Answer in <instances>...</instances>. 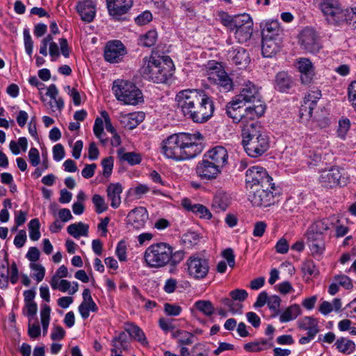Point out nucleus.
I'll list each match as a JSON object with an SVG mask.
<instances>
[{
	"mask_svg": "<svg viewBox=\"0 0 356 356\" xmlns=\"http://www.w3.org/2000/svg\"><path fill=\"white\" fill-rule=\"evenodd\" d=\"M301 313V309L297 304L287 307L280 316L281 323H286L296 318Z\"/></svg>",
	"mask_w": 356,
	"mask_h": 356,
	"instance_id": "473e14b6",
	"label": "nucleus"
},
{
	"mask_svg": "<svg viewBox=\"0 0 356 356\" xmlns=\"http://www.w3.org/2000/svg\"><path fill=\"white\" fill-rule=\"evenodd\" d=\"M282 41L262 38L261 51L264 57L271 58L280 49Z\"/></svg>",
	"mask_w": 356,
	"mask_h": 356,
	"instance_id": "c756f323",
	"label": "nucleus"
},
{
	"mask_svg": "<svg viewBox=\"0 0 356 356\" xmlns=\"http://www.w3.org/2000/svg\"><path fill=\"white\" fill-rule=\"evenodd\" d=\"M92 200L96 208V212L97 213H102L108 209V207L105 203L104 199L101 195L95 194Z\"/></svg>",
	"mask_w": 356,
	"mask_h": 356,
	"instance_id": "49530a36",
	"label": "nucleus"
},
{
	"mask_svg": "<svg viewBox=\"0 0 356 356\" xmlns=\"http://www.w3.org/2000/svg\"><path fill=\"white\" fill-rule=\"evenodd\" d=\"M122 191V186L120 184H111L107 187V195L111 201V206L113 208H118L120 203V194Z\"/></svg>",
	"mask_w": 356,
	"mask_h": 356,
	"instance_id": "7c9ffc66",
	"label": "nucleus"
},
{
	"mask_svg": "<svg viewBox=\"0 0 356 356\" xmlns=\"http://www.w3.org/2000/svg\"><path fill=\"white\" fill-rule=\"evenodd\" d=\"M130 336L129 332H121L118 337L113 340V348L119 350H127L129 346L128 339Z\"/></svg>",
	"mask_w": 356,
	"mask_h": 356,
	"instance_id": "e433bc0d",
	"label": "nucleus"
},
{
	"mask_svg": "<svg viewBox=\"0 0 356 356\" xmlns=\"http://www.w3.org/2000/svg\"><path fill=\"white\" fill-rule=\"evenodd\" d=\"M133 114L131 113H123L120 114V123L125 127L129 130H132L134 129V124L132 123Z\"/></svg>",
	"mask_w": 356,
	"mask_h": 356,
	"instance_id": "4d7b16f0",
	"label": "nucleus"
},
{
	"mask_svg": "<svg viewBox=\"0 0 356 356\" xmlns=\"http://www.w3.org/2000/svg\"><path fill=\"white\" fill-rule=\"evenodd\" d=\"M320 182L326 188H332L336 186H343L346 184L347 179L342 176L338 168H332L329 170L323 171L320 176Z\"/></svg>",
	"mask_w": 356,
	"mask_h": 356,
	"instance_id": "2eb2a0df",
	"label": "nucleus"
},
{
	"mask_svg": "<svg viewBox=\"0 0 356 356\" xmlns=\"http://www.w3.org/2000/svg\"><path fill=\"white\" fill-rule=\"evenodd\" d=\"M135 340L138 341L143 346L147 347L149 342L144 332L137 325H135Z\"/></svg>",
	"mask_w": 356,
	"mask_h": 356,
	"instance_id": "052dcab7",
	"label": "nucleus"
},
{
	"mask_svg": "<svg viewBox=\"0 0 356 356\" xmlns=\"http://www.w3.org/2000/svg\"><path fill=\"white\" fill-rule=\"evenodd\" d=\"M296 86L293 77L286 71L276 74L274 79V88L280 92H289Z\"/></svg>",
	"mask_w": 356,
	"mask_h": 356,
	"instance_id": "a211bd4d",
	"label": "nucleus"
},
{
	"mask_svg": "<svg viewBox=\"0 0 356 356\" xmlns=\"http://www.w3.org/2000/svg\"><path fill=\"white\" fill-rule=\"evenodd\" d=\"M89 226L82 222L73 223L67 227V232L75 238L81 236H87L88 234Z\"/></svg>",
	"mask_w": 356,
	"mask_h": 356,
	"instance_id": "2f4dec72",
	"label": "nucleus"
},
{
	"mask_svg": "<svg viewBox=\"0 0 356 356\" xmlns=\"http://www.w3.org/2000/svg\"><path fill=\"white\" fill-rule=\"evenodd\" d=\"M207 75L210 83L216 84L220 91L227 92L233 89V81L221 65L209 68Z\"/></svg>",
	"mask_w": 356,
	"mask_h": 356,
	"instance_id": "9b49d317",
	"label": "nucleus"
},
{
	"mask_svg": "<svg viewBox=\"0 0 356 356\" xmlns=\"http://www.w3.org/2000/svg\"><path fill=\"white\" fill-rule=\"evenodd\" d=\"M30 268L35 272L33 277L35 278L38 282H41L44 279L45 269L41 264L31 263L30 264Z\"/></svg>",
	"mask_w": 356,
	"mask_h": 356,
	"instance_id": "8fccbe9b",
	"label": "nucleus"
},
{
	"mask_svg": "<svg viewBox=\"0 0 356 356\" xmlns=\"http://www.w3.org/2000/svg\"><path fill=\"white\" fill-rule=\"evenodd\" d=\"M242 144L248 156L257 158L269 148V138L261 131L258 122H252L242 128Z\"/></svg>",
	"mask_w": 356,
	"mask_h": 356,
	"instance_id": "20e7f679",
	"label": "nucleus"
},
{
	"mask_svg": "<svg viewBox=\"0 0 356 356\" xmlns=\"http://www.w3.org/2000/svg\"><path fill=\"white\" fill-rule=\"evenodd\" d=\"M241 102L236 101L234 97L233 100L226 106V113L227 115L233 120L235 123L241 122L243 124V106H241Z\"/></svg>",
	"mask_w": 356,
	"mask_h": 356,
	"instance_id": "c85d7f7f",
	"label": "nucleus"
},
{
	"mask_svg": "<svg viewBox=\"0 0 356 356\" xmlns=\"http://www.w3.org/2000/svg\"><path fill=\"white\" fill-rule=\"evenodd\" d=\"M265 110L266 106L262 103H253L252 106L243 109L242 128L245 124H251L252 122H257L256 120L264 113Z\"/></svg>",
	"mask_w": 356,
	"mask_h": 356,
	"instance_id": "4be33fe9",
	"label": "nucleus"
},
{
	"mask_svg": "<svg viewBox=\"0 0 356 356\" xmlns=\"http://www.w3.org/2000/svg\"><path fill=\"white\" fill-rule=\"evenodd\" d=\"M118 100L124 104H134V83L124 80H116L112 88Z\"/></svg>",
	"mask_w": 356,
	"mask_h": 356,
	"instance_id": "ddd939ff",
	"label": "nucleus"
},
{
	"mask_svg": "<svg viewBox=\"0 0 356 356\" xmlns=\"http://www.w3.org/2000/svg\"><path fill=\"white\" fill-rule=\"evenodd\" d=\"M253 22L248 14L243 13L234 16L232 32L238 42L243 43L249 40L252 34Z\"/></svg>",
	"mask_w": 356,
	"mask_h": 356,
	"instance_id": "0eeeda50",
	"label": "nucleus"
},
{
	"mask_svg": "<svg viewBox=\"0 0 356 356\" xmlns=\"http://www.w3.org/2000/svg\"><path fill=\"white\" fill-rule=\"evenodd\" d=\"M272 181V177L262 167L252 166L246 171L245 183L248 189L258 187H268L270 186V184H274Z\"/></svg>",
	"mask_w": 356,
	"mask_h": 356,
	"instance_id": "423d86ee",
	"label": "nucleus"
},
{
	"mask_svg": "<svg viewBox=\"0 0 356 356\" xmlns=\"http://www.w3.org/2000/svg\"><path fill=\"white\" fill-rule=\"evenodd\" d=\"M321 9L330 23L339 24L348 20L346 18L347 10H343L337 0L324 1L321 4Z\"/></svg>",
	"mask_w": 356,
	"mask_h": 356,
	"instance_id": "1a4fd4ad",
	"label": "nucleus"
},
{
	"mask_svg": "<svg viewBox=\"0 0 356 356\" xmlns=\"http://www.w3.org/2000/svg\"><path fill=\"white\" fill-rule=\"evenodd\" d=\"M202 140L199 132L172 134L163 141L162 152L167 158L176 161L193 159L202 152Z\"/></svg>",
	"mask_w": 356,
	"mask_h": 356,
	"instance_id": "f03ea898",
	"label": "nucleus"
},
{
	"mask_svg": "<svg viewBox=\"0 0 356 356\" xmlns=\"http://www.w3.org/2000/svg\"><path fill=\"white\" fill-rule=\"evenodd\" d=\"M302 271L305 274L316 276L318 274V270L312 260H307L302 264Z\"/></svg>",
	"mask_w": 356,
	"mask_h": 356,
	"instance_id": "603ef678",
	"label": "nucleus"
},
{
	"mask_svg": "<svg viewBox=\"0 0 356 356\" xmlns=\"http://www.w3.org/2000/svg\"><path fill=\"white\" fill-rule=\"evenodd\" d=\"M321 97V90H309L304 98V102L315 107L317 101L320 99Z\"/></svg>",
	"mask_w": 356,
	"mask_h": 356,
	"instance_id": "a18cd8bd",
	"label": "nucleus"
},
{
	"mask_svg": "<svg viewBox=\"0 0 356 356\" xmlns=\"http://www.w3.org/2000/svg\"><path fill=\"white\" fill-rule=\"evenodd\" d=\"M235 98L236 101H239L241 103L245 102H252V103H261V96L259 92L258 88L251 82H248L245 85L240 92L239 95H236Z\"/></svg>",
	"mask_w": 356,
	"mask_h": 356,
	"instance_id": "aec40b11",
	"label": "nucleus"
},
{
	"mask_svg": "<svg viewBox=\"0 0 356 356\" xmlns=\"http://www.w3.org/2000/svg\"><path fill=\"white\" fill-rule=\"evenodd\" d=\"M267 225L264 221H259L254 224L253 229V236L256 237H261L266 229Z\"/></svg>",
	"mask_w": 356,
	"mask_h": 356,
	"instance_id": "338daca9",
	"label": "nucleus"
},
{
	"mask_svg": "<svg viewBox=\"0 0 356 356\" xmlns=\"http://www.w3.org/2000/svg\"><path fill=\"white\" fill-rule=\"evenodd\" d=\"M133 2V0H106V6L111 15L120 16L127 13Z\"/></svg>",
	"mask_w": 356,
	"mask_h": 356,
	"instance_id": "393cba45",
	"label": "nucleus"
},
{
	"mask_svg": "<svg viewBox=\"0 0 356 356\" xmlns=\"http://www.w3.org/2000/svg\"><path fill=\"white\" fill-rule=\"evenodd\" d=\"M152 20V15L149 10H145L135 17V22L140 25H145Z\"/></svg>",
	"mask_w": 356,
	"mask_h": 356,
	"instance_id": "6e6d98bb",
	"label": "nucleus"
},
{
	"mask_svg": "<svg viewBox=\"0 0 356 356\" xmlns=\"http://www.w3.org/2000/svg\"><path fill=\"white\" fill-rule=\"evenodd\" d=\"M318 325V321L312 316H305L298 323V327L302 330H307Z\"/></svg>",
	"mask_w": 356,
	"mask_h": 356,
	"instance_id": "864d4df0",
	"label": "nucleus"
},
{
	"mask_svg": "<svg viewBox=\"0 0 356 356\" xmlns=\"http://www.w3.org/2000/svg\"><path fill=\"white\" fill-rule=\"evenodd\" d=\"M126 54L127 50L123 43L115 40L106 43L104 56L106 61L114 63H118Z\"/></svg>",
	"mask_w": 356,
	"mask_h": 356,
	"instance_id": "dca6fc26",
	"label": "nucleus"
},
{
	"mask_svg": "<svg viewBox=\"0 0 356 356\" xmlns=\"http://www.w3.org/2000/svg\"><path fill=\"white\" fill-rule=\"evenodd\" d=\"M19 278V270L17 266L13 261L9 269V264H0V288L6 289L8 286L9 280L13 284H16Z\"/></svg>",
	"mask_w": 356,
	"mask_h": 356,
	"instance_id": "f3484780",
	"label": "nucleus"
},
{
	"mask_svg": "<svg viewBox=\"0 0 356 356\" xmlns=\"http://www.w3.org/2000/svg\"><path fill=\"white\" fill-rule=\"evenodd\" d=\"M328 229V225L323 220L314 222L309 227L306 232L308 242H316L317 240H324V232Z\"/></svg>",
	"mask_w": 356,
	"mask_h": 356,
	"instance_id": "a878e982",
	"label": "nucleus"
},
{
	"mask_svg": "<svg viewBox=\"0 0 356 356\" xmlns=\"http://www.w3.org/2000/svg\"><path fill=\"white\" fill-rule=\"evenodd\" d=\"M309 243L312 254L319 258L325 250L324 240H317L316 242H309Z\"/></svg>",
	"mask_w": 356,
	"mask_h": 356,
	"instance_id": "37998d69",
	"label": "nucleus"
},
{
	"mask_svg": "<svg viewBox=\"0 0 356 356\" xmlns=\"http://www.w3.org/2000/svg\"><path fill=\"white\" fill-rule=\"evenodd\" d=\"M348 100L356 112V81H353L348 86Z\"/></svg>",
	"mask_w": 356,
	"mask_h": 356,
	"instance_id": "13d9d810",
	"label": "nucleus"
},
{
	"mask_svg": "<svg viewBox=\"0 0 356 356\" xmlns=\"http://www.w3.org/2000/svg\"><path fill=\"white\" fill-rule=\"evenodd\" d=\"M40 224L38 218H33L28 224L30 238L33 241H38L40 238Z\"/></svg>",
	"mask_w": 356,
	"mask_h": 356,
	"instance_id": "a19ab883",
	"label": "nucleus"
},
{
	"mask_svg": "<svg viewBox=\"0 0 356 356\" xmlns=\"http://www.w3.org/2000/svg\"><path fill=\"white\" fill-rule=\"evenodd\" d=\"M204 156L223 168L228 162V153L227 149L222 146H216L207 151Z\"/></svg>",
	"mask_w": 356,
	"mask_h": 356,
	"instance_id": "412c9836",
	"label": "nucleus"
},
{
	"mask_svg": "<svg viewBox=\"0 0 356 356\" xmlns=\"http://www.w3.org/2000/svg\"><path fill=\"white\" fill-rule=\"evenodd\" d=\"M76 10L81 20L87 23L92 22L96 15V6L93 0H83L79 2Z\"/></svg>",
	"mask_w": 356,
	"mask_h": 356,
	"instance_id": "b1692460",
	"label": "nucleus"
},
{
	"mask_svg": "<svg viewBox=\"0 0 356 356\" xmlns=\"http://www.w3.org/2000/svg\"><path fill=\"white\" fill-rule=\"evenodd\" d=\"M181 204L187 211L194 213L200 218L209 220L212 218L210 211L202 204H192L191 201L187 198L182 200Z\"/></svg>",
	"mask_w": 356,
	"mask_h": 356,
	"instance_id": "cd10ccee",
	"label": "nucleus"
},
{
	"mask_svg": "<svg viewBox=\"0 0 356 356\" xmlns=\"http://www.w3.org/2000/svg\"><path fill=\"white\" fill-rule=\"evenodd\" d=\"M334 280L346 289H351L353 286L351 279L346 275H337L334 277Z\"/></svg>",
	"mask_w": 356,
	"mask_h": 356,
	"instance_id": "3c124183",
	"label": "nucleus"
},
{
	"mask_svg": "<svg viewBox=\"0 0 356 356\" xmlns=\"http://www.w3.org/2000/svg\"><path fill=\"white\" fill-rule=\"evenodd\" d=\"M102 165L104 168L103 175L106 177H108L113 170V159L112 156L105 158L102 161Z\"/></svg>",
	"mask_w": 356,
	"mask_h": 356,
	"instance_id": "5fc2aeb1",
	"label": "nucleus"
},
{
	"mask_svg": "<svg viewBox=\"0 0 356 356\" xmlns=\"http://www.w3.org/2000/svg\"><path fill=\"white\" fill-rule=\"evenodd\" d=\"M275 250L280 254H286L289 251V245L286 238H281L275 245Z\"/></svg>",
	"mask_w": 356,
	"mask_h": 356,
	"instance_id": "0e129e2a",
	"label": "nucleus"
},
{
	"mask_svg": "<svg viewBox=\"0 0 356 356\" xmlns=\"http://www.w3.org/2000/svg\"><path fill=\"white\" fill-rule=\"evenodd\" d=\"M194 306L198 311L207 316H211L215 312V308L209 300H198L195 302Z\"/></svg>",
	"mask_w": 356,
	"mask_h": 356,
	"instance_id": "4c0bfd02",
	"label": "nucleus"
},
{
	"mask_svg": "<svg viewBox=\"0 0 356 356\" xmlns=\"http://www.w3.org/2000/svg\"><path fill=\"white\" fill-rule=\"evenodd\" d=\"M175 66L168 56H159L152 54L145 57L139 73L145 79L156 83H165L172 77Z\"/></svg>",
	"mask_w": 356,
	"mask_h": 356,
	"instance_id": "7ed1b4c3",
	"label": "nucleus"
},
{
	"mask_svg": "<svg viewBox=\"0 0 356 356\" xmlns=\"http://www.w3.org/2000/svg\"><path fill=\"white\" fill-rule=\"evenodd\" d=\"M335 346L339 352L344 354H350L355 349V343L345 337L339 338L335 342Z\"/></svg>",
	"mask_w": 356,
	"mask_h": 356,
	"instance_id": "f704fd0d",
	"label": "nucleus"
},
{
	"mask_svg": "<svg viewBox=\"0 0 356 356\" xmlns=\"http://www.w3.org/2000/svg\"><path fill=\"white\" fill-rule=\"evenodd\" d=\"M229 204V202L226 195L219 193L213 197L212 208L217 212L225 211L228 208Z\"/></svg>",
	"mask_w": 356,
	"mask_h": 356,
	"instance_id": "72a5a7b5",
	"label": "nucleus"
},
{
	"mask_svg": "<svg viewBox=\"0 0 356 356\" xmlns=\"http://www.w3.org/2000/svg\"><path fill=\"white\" fill-rule=\"evenodd\" d=\"M350 120L348 119H343L339 122L338 136L341 138H344L347 131L350 128Z\"/></svg>",
	"mask_w": 356,
	"mask_h": 356,
	"instance_id": "e2e57ef3",
	"label": "nucleus"
},
{
	"mask_svg": "<svg viewBox=\"0 0 356 356\" xmlns=\"http://www.w3.org/2000/svg\"><path fill=\"white\" fill-rule=\"evenodd\" d=\"M183 115L195 123H204L213 115L212 98L202 90H183L175 97Z\"/></svg>",
	"mask_w": 356,
	"mask_h": 356,
	"instance_id": "f257e3e1",
	"label": "nucleus"
},
{
	"mask_svg": "<svg viewBox=\"0 0 356 356\" xmlns=\"http://www.w3.org/2000/svg\"><path fill=\"white\" fill-rule=\"evenodd\" d=\"M171 246L167 243H157L149 245L144 252L146 264L152 268H161L169 263Z\"/></svg>",
	"mask_w": 356,
	"mask_h": 356,
	"instance_id": "39448f33",
	"label": "nucleus"
},
{
	"mask_svg": "<svg viewBox=\"0 0 356 356\" xmlns=\"http://www.w3.org/2000/svg\"><path fill=\"white\" fill-rule=\"evenodd\" d=\"M267 345V340H262L261 341L250 342L245 343L243 348L246 351L248 352H259L266 349Z\"/></svg>",
	"mask_w": 356,
	"mask_h": 356,
	"instance_id": "c03bdc74",
	"label": "nucleus"
},
{
	"mask_svg": "<svg viewBox=\"0 0 356 356\" xmlns=\"http://www.w3.org/2000/svg\"><path fill=\"white\" fill-rule=\"evenodd\" d=\"M186 266L188 275L196 280L204 278L209 270L208 261L197 255L191 256L187 259Z\"/></svg>",
	"mask_w": 356,
	"mask_h": 356,
	"instance_id": "f8f14e48",
	"label": "nucleus"
},
{
	"mask_svg": "<svg viewBox=\"0 0 356 356\" xmlns=\"http://www.w3.org/2000/svg\"><path fill=\"white\" fill-rule=\"evenodd\" d=\"M170 254L171 257H169L170 260L168 264L170 265V266L175 267L184 260L186 255V252L183 250L173 251V248L171 246Z\"/></svg>",
	"mask_w": 356,
	"mask_h": 356,
	"instance_id": "79ce46f5",
	"label": "nucleus"
},
{
	"mask_svg": "<svg viewBox=\"0 0 356 356\" xmlns=\"http://www.w3.org/2000/svg\"><path fill=\"white\" fill-rule=\"evenodd\" d=\"M181 310V307L177 305L170 303L164 305V311L169 316H177L180 314Z\"/></svg>",
	"mask_w": 356,
	"mask_h": 356,
	"instance_id": "680f3d73",
	"label": "nucleus"
},
{
	"mask_svg": "<svg viewBox=\"0 0 356 356\" xmlns=\"http://www.w3.org/2000/svg\"><path fill=\"white\" fill-rule=\"evenodd\" d=\"M65 156V150L63 146L58 143L53 147V157L55 161H59Z\"/></svg>",
	"mask_w": 356,
	"mask_h": 356,
	"instance_id": "774afa93",
	"label": "nucleus"
},
{
	"mask_svg": "<svg viewBox=\"0 0 356 356\" xmlns=\"http://www.w3.org/2000/svg\"><path fill=\"white\" fill-rule=\"evenodd\" d=\"M220 302L225 307H228L229 311L232 314H242V308H243L242 303L235 302L232 298H222Z\"/></svg>",
	"mask_w": 356,
	"mask_h": 356,
	"instance_id": "58836bf2",
	"label": "nucleus"
},
{
	"mask_svg": "<svg viewBox=\"0 0 356 356\" xmlns=\"http://www.w3.org/2000/svg\"><path fill=\"white\" fill-rule=\"evenodd\" d=\"M157 33L155 31H149L138 40V44L143 47H150L155 44Z\"/></svg>",
	"mask_w": 356,
	"mask_h": 356,
	"instance_id": "ea45409f",
	"label": "nucleus"
},
{
	"mask_svg": "<svg viewBox=\"0 0 356 356\" xmlns=\"http://www.w3.org/2000/svg\"><path fill=\"white\" fill-rule=\"evenodd\" d=\"M227 56L229 60L239 69L245 68L250 61L248 52L241 47H232L228 51Z\"/></svg>",
	"mask_w": 356,
	"mask_h": 356,
	"instance_id": "6ab92c4d",
	"label": "nucleus"
},
{
	"mask_svg": "<svg viewBox=\"0 0 356 356\" xmlns=\"http://www.w3.org/2000/svg\"><path fill=\"white\" fill-rule=\"evenodd\" d=\"M261 27L262 38H270L278 41H282L283 31L280 29L277 20L266 22L261 24Z\"/></svg>",
	"mask_w": 356,
	"mask_h": 356,
	"instance_id": "5701e85b",
	"label": "nucleus"
},
{
	"mask_svg": "<svg viewBox=\"0 0 356 356\" xmlns=\"http://www.w3.org/2000/svg\"><path fill=\"white\" fill-rule=\"evenodd\" d=\"M26 231L20 230L15 237L14 245L18 248H22L26 241Z\"/></svg>",
	"mask_w": 356,
	"mask_h": 356,
	"instance_id": "69168bd1",
	"label": "nucleus"
},
{
	"mask_svg": "<svg viewBox=\"0 0 356 356\" xmlns=\"http://www.w3.org/2000/svg\"><path fill=\"white\" fill-rule=\"evenodd\" d=\"M314 107L304 102L299 111L300 118L302 120H309L312 117V112Z\"/></svg>",
	"mask_w": 356,
	"mask_h": 356,
	"instance_id": "de8ad7c7",
	"label": "nucleus"
},
{
	"mask_svg": "<svg viewBox=\"0 0 356 356\" xmlns=\"http://www.w3.org/2000/svg\"><path fill=\"white\" fill-rule=\"evenodd\" d=\"M222 168L211 162L203 156L196 166V173L202 179L205 180H212L218 177L221 173Z\"/></svg>",
	"mask_w": 356,
	"mask_h": 356,
	"instance_id": "4468645a",
	"label": "nucleus"
},
{
	"mask_svg": "<svg viewBox=\"0 0 356 356\" xmlns=\"http://www.w3.org/2000/svg\"><path fill=\"white\" fill-rule=\"evenodd\" d=\"M229 297L235 302L241 303L248 298V293L244 289H236L231 291L229 293Z\"/></svg>",
	"mask_w": 356,
	"mask_h": 356,
	"instance_id": "09e8293b",
	"label": "nucleus"
},
{
	"mask_svg": "<svg viewBox=\"0 0 356 356\" xmlns=\"http://www.w3.org/2000/svg\"><path fill=\"white\" fill-rule=\"evenodd\" d=\"M280 303L281 299L278 296L273 295L268 297L267 305L270 310H273L276 313H278L280 307Z\"/></svg>",
	"mask_w": 356,
	"mask_h": 356,
	"instance_id": "bf43d9fd",
	"label": "nucleus"
},
{
	"mask_svg": "<svg viewBox=\"0 0 356 356\" xmlns=\"http://www.w3.org/2000/svg\"><path fill=\"white\" fill-rule=\"evenodd\" d=\"M299 43L302 49L309 53H317L322 48L321 39L317 33L309 27L300 33Z\"/></svg>",
	"mask_w": 356,
	"mask_h": 356,
	"instance_id": "9d476101",
	"label": "nucleus"
},
{
	"mask_svg": "<svg viewBox=\"0 0 356 356\" xmlns=\"http://www.w3.org/2000/svg\"><path fill=\"white\" fill-rule=\"evenodd\" d=\"M298 65L302 83H310L314 76V70L312 62L309 59L303 58L299 60Z\"/></svg>",
	"mask_w": 356,
	"mask_h": 356,
	"instance_id": "bb28decb",
	"label": "nucleus"
},
{
	"mask_svg": "<svg viewBox=\"0 0 356 356\" xmlns=\"http://www.w3.org/2000/svg\"><path fill=\"white\" fill-rule=\"evenodd\" d=\"M148 220L147 211L145 207L135 208V228L143 227Z\"/></svg>",
	"mask_w": 356,
	"mask_h": 356,
	"instance_id": "c9c22d12",
	"label": "nucleus"
},
{
	"mask_svg": "<svg viewBox=\"0 0 356 356\" xmlns=\"http://www.w3.org/2000/svg\"><path fill=\"white\" fill-rule=\"evenodd\" d=\"M249 190V200L253 206L266 207L274 203L275 184L268 187L253 188Z\"/></svg>",
	"mask_w": 356,
	"mask_h": 356,
	"instance_id": "6e6552de",
	"label": "nucleus"
}]
</instances>
